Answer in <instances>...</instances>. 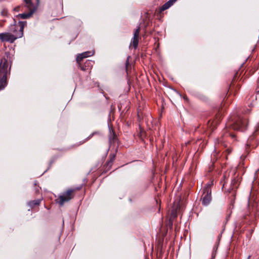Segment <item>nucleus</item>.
Segmentation results:
<instances>
[{
	"label": "nucleus",
	"instance_id": "obj_2",
	"mask_svg": "<svg viewBox=\"0 0 259 259\" xmlns=\"http://www.w3.org/2000/svg\"><path fill=\"white\" fill-rule=\"evenodd\" d=\"M247 125V119L242 116H237L227 123V126L235 131H243L246 129Z\"/></svg>",
	"mask_w": 259,
	"mask_h": 259
},
{
	"label": "nucleus",
	"instance_id": "obj_6",
	"mask_svg": "<svg viewBox=\"0 0 259 259\" xmlns=\"http://www.w3.org/2000/svg\"><path fill=\"white\" fill-rule=\"evenodd\" d=\"M140 31V27L139 26L134 33V37L132 39L131 44H132L134 49H136L138 45Z\"/></svg>",
	"mask_w": 259,
	"mask_h": 259
},
{
	"label": "nucleus",
	"instance_id": "obj_7",
	"mask_svg": "<svg viewBox=\"0 0 259 259\" xmlns=\"http://www.w3.org/2000/svg\"><path fill=\"white\" fill-rule=\"evenodd\" d=\"M94 54V52L93 51H87L84 52L77 56L76 58V61L78 63H79V62H81L83 58L93 56Z\"/></svg>",
	"mask_w": 259,
	"mask_h": 259
},
{
	"label": "nucleus",
	"instance_id": "obj_24",
	"mask_svg": "<svg viewBox=\"0 0 259 259\" xmlns=\"http://www.w3.org/2000/svg\"><path fill=\"white\" fill-rule=\"evenodd\" d=\"M214 257V256H212L211 259H213Z\"/></svg>",
	"mask_w": 259,
	"mask_h": 259
},
{
	"label": "nucleus",
	"instance_id": "obj_12",
	"mask_svg": "<svg viewBox=\"0 0 259 259\" xmlns=\"http://www.w3.org/2000/svg\"><path fill=\"white\" fill-rule=\"evenodd\" d=\"M140 137L143 138V137H144L145 136V132L144 131V130L143 129H142L141 127H140Z\"/></svg>",
	"mask_w": 259,
	"mask_h": 259
},
{
	"label": "nucleus",
	"instance_id": "obj_9",
	"mask_svg": "<svg viewBox=\"0 0 259 259\" xmlns=\"http://www.w3.org/2000/svg\"><path fill=\"white\" fill-rule=\"evenodd\" d=\"M171 4L169 2V1L165 3L161 8V11H163L167 9H168L170 6H171Z\"/></svg>",
	"mask_w": 259,
	"mask_h": 259
},
{
	"label": "nucleus",
	"instance_id": "obj_17",
	"mask_svg": "<svg viewBox=\"0 0 259 259\" xmlns=\"http://www.w3.org/2000/svg\"><path fill=\"white\" fill-rule=\"evenodd\" d=\"M90 63H91V62L90 61H88V62H86L87 65H85V67L88 66L89 65V64H90Z\"/></svg>",
	"mask_w": 259,
	"mask_h": 259
},
{
	"label": "nucleus",
	"instance_id": "obj_21",
	"mask_svg": "<svg viewBox=\"0 0 259 259\" xmlns=\"http://www.w3.org/2000/svg\"><path fill=\"white\" fill-rule=\"evenodd\" d=\"M19 9V7H18V8H15V10L16 11H18V9Z\"/></svg>",
	"mask_w": 259,
	"mask_h": 259
},
{
	"label": "nucleus",
	"instance_id": "obj_19",
	"mask_svg": "<svg viewBox=\"0 0 259 259\" xmlns=\"http://www.w3.org/2000/svg\"><path fill=\"white\" fill-rule=\"evenodd\" d=\"M80 68L82 70H85V67H84L83 66H80Z\"/></svg>",
	"mask_w": 259,
	"mask_h": 259
},
{
	"label": "nucleus",
	"instance_id": "obj_23",
	"mask_svg": "<svg viewBox=\"0 0 259 259\" xmlns=\"http://www.w3.org/2000/svg\"><path fill=\"white\" fill-rule=\"evenodd\" d=\"M250 256H248V258H247V259H249V258H250Z\"/></svg>",
	"mask_w": 259,
	"mask_h": 259
},
{
	"label": "nucleus",
	"instance_id": "obj_1",
	"mask_svg": "<svg viewBox=\"0 0 259 259\" xmlns=\"http://www.w3.org/2000/svg\"><path fill=\"white\" fill-rule=\"evenodd\" d=\"M26 25V22H19V26H11V30L15 34L6 32L0 33V39L2 41L13 42L17 38L21 37L23 35V29Z\"/></svg>",
	"mask_w": 259,
	"mask_h": 259
},
{
	"label": "nucleus",
	"instance_id": "obj_16",
	"mask_svg": "<svg viewBox=\"0 0 259 259\" xmlns=\"http://www.w3.org/2000/svg\"><path fill=\"white\" fill-rule=\"evenodd\" d=\"M177 0H169V2L172 5Z\"/></svg>",
	"mask_w": 259,
	"mask_h": 259
},
{
	"label": "nucleus",
	"instance_id": "obj_11",
	"mask_svg": "<svg viewBox=\"0 0 259 259\" xmlns=\"http://www.w3.org/2000/svg\"><path fill=\"white\" fill-rule=\"evenodd\" d=\"M231 185L232 187V190L236 189L238 186V183H237V180H236L235 179H234L233 180H232V182H231Z\"/></svg>",
	"mask_w": 259,
	"mask_h": 259
},
{
	"label": "nucleus",
	"instance_id": "obj_13",
	"mask_svg": "<svg viewBox=\"0 0 259 259\" xmlns=\"http://www.w3.org/2000/svg\"><path fill=\"white\" fill-rule=\"evenodd\" d=\"M177 216V213L176 211H172L171 213V217L172 218H175Z\"/></svg>",
	"mask_w": 259,
	"mask_h": 259
},
{
	"label": "nucleus",
	"instance_id": "obj_8",
	"mask_svg": "<svg viewBox=\"0 0 259 259\" xmlns=\"http://www.w3.org/2000/svg\"><path fill=\"white\" fill-rule=\"evenodd\" d=\"M40 201H41V199H37V200H33V201H30L28 202V205L30 207H33L34 206H36V205H39V204L40 203Z\"/></svg>",
	"mask_w": 259,
	"mask_h": 259
},
{
	"label": "nucleus",
	"instance_id": "obj_20",
	"mask_svg": "<svg viewBox=\"0 0 259 259\" xmlns=\"http://www.w3.org/2000/svg\"><path fill=\"white\" fill-rule=\"evenodd\" d=\"M229 135L230 136L232 137H234L235 136L234 135H233V134H231V133H229Z\"/></svg>",
	"mask_w": 259,
	"mask_h": 259
},
{
	"label": "nucleus",
	"instance_id": "obj_14",
	"mask_svg": "<svg viewBox=\"0 0 259 259\" xmlns=\"http://www.w3.org/2000/svg\"><path fill=\"white\" fill-rule=\"evenodd\" d=\"M217 120H214V121H212L211 122H210V121H208V125H210V126H211L213 125V124H215L217 123Z\"/></svg>",
	"mask_w": 259,
	"mask_h": 259
},
{
	"label": "nucleus",
	"instance_id": "obj_22",
	"mask_svg": "<svg viewBox=\"0 0 259 259\" xmlns=\"http://www.w3.org/2000/svg\"><path fill=\"white\" fill-rule=\"evenodd\" d=\"M234 192H232V195L234 196Z\"/></svg>",
	"mask_w": 259,
	"mask_h": 259
},
{
	"label": "nucleus",
	"instance_id": "obj_15",
	"mask_svg": "<svg viewBox=\"0 0 259 259\" xmlns=\"http://www.w3.org/2000/svg\"><path fill=\"white\" fill-rule=\"evenodd\" d=\"M25 1V2L26 3V4H27L28 5L31 4V0H24Z\"/></svg>",
	"mask_w": 259,
	"mask_h": 259
},
{
	"label": "nucleus",
	"instance_id": "obj_3",
	"mask_svg": "<svg viewBox=\"0 0 259 259\" xmlns=\"http://www.w3.org/2000/svg\"><path fill=\"white\" fill-rule=\"evenodd\" d=\"M8 73V63L4 59L0 64V91L5 89L7 84V76Z\"/></svg>",
	"mask_w": 259,
	"mask_h": 259
},
{
	"label": "nucleus",
	"instance_id": "obj_10",
	"mask_svg": "<svg viewBox=\"0 0 259 259\" xmlns=\"http://www.w3.org/2000/svg\"><path fill=\"white\" fill-rule=\"evenodd\" d=\"M32 14V12H31L28 13H23L21 14H19V16L21 17L22 19H26L29 18Z\"/></svg>",
	"mask_w": 259,
	"mask_h": 259
},
{
	"label": "nucleus",
	"instance_id": "obj_5",
	"mask_svg": "<svg viewBox=\"0 0 259 259\" xmlns=\"http://www.w3.org/2000/svg\"><path fill=\"white\" fill-rule=\"evenodd\" d=\"M211 184H207L203 189V193L202 195V203L204 205H207L211 200Z\"/></svg>",
	"mask_w": 259,
	"mask_h": 259
},
{
	"label": "nucleus",
	"instance_id": "obj_18",
	"mask_svg": "<svg viewBox=\"0 0 259 259\" xmlns=\"http://www.w3.org/2000/svg\"><path fill=\"white\" fill-rule=\"evenodd\" d=\"M2 15L5 16V15H6V12L5 11H3L2 12Z\"/></svg>",
	"mask_w": 259,
	"mask_h": 259
},
{
	"label": "nucleus",
	"instance_id": "obj_4",
	"mask_svg": "<svg viewBox=\"0 0 259 259\" xmlns=\"http://www.w3.org/2000/svg\"><path fill=\"white\" fill-rule=\"evenodd\" d=\"M79 190V188L68 190L62 195L59 196L58 203L62 206L64 203L68 202L73 197V193L76 190Z\"/></svg>",
	"mask_w": 259,
	"mask_h": 259
}]
</instances>
